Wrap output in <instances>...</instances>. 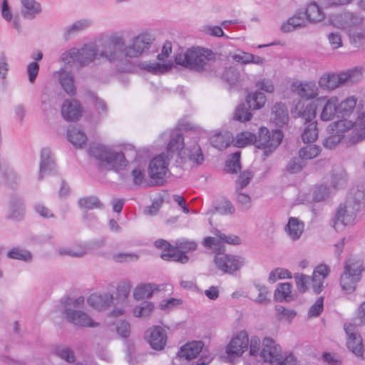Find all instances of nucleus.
Masks as SVG:
<instances>
[{"label":"nucleus","instance_id":"obj_56","mask_svg":"<svg viewBox=\"0 0 365 365\" xmlns=\"http://www.w3.org/2000/svg\"><path fill=\"white\" fill-rule=\"evenodd\" d=\"M215 235L219 238L220 243H227L233 245H240L241 243L240 238L235 235H227L219 230H216L215 232Z\"/></svg>","mask_w":365,"mask_h":365},{"label":"nucleus","instance_id":"obj_20","mask_svg":"<svg viewBox=\"0 0 365 365\" xmlns=\"http://www.w3.org/2000/svg\"><path fill=\"white\" fill-rule=\"evenodd\" d=\"M114 297L110 292H96L87 298L88 304L97 310H103L113 304Z\"/></svg>","mask_w":365,"mask_h":365},{"label":"nucleus","instance_id":"obj_55","mask_svg":"<svg viewBox=\"0 0 365 365\" xmlns=\"http://www.w3.org/2000/svg\"><path fill=\"white\" fill-rule=\"evenodd\" d=\"M294 279L298 290L300 292H305L309 289V285L311 284L310 277L304 274H296Z\"/></svg>","mask_w":365,"mask_h":365},{"label":"nucleus","instance_id":"obj_15","mask_svg":"<svg viewBox=\"0 0 365 365\" xmlns=\"http://www.w3.org/2000/svg\"><path fill=\"white\" fill-rule=\"evenodd\" d=\"M249 346L248 334L245 331H240L232 336L226 347L227 359L232 362L240 357L247 349Z\"/></svg>","mask_w":365,"mask_h":365},{"label":"nucleus","instance_id":"obj_31","mask_svg":"<svg viewBox=\"0 0 365 365\" xmlns=\"http://www.w3.org/2000/svg\"><path fill=\"white\" fill-rule=\"evenodd\" d=\"M93 24L92 20L89 19H82L73 22L71 25L65 28L63 36L68 39L76 34L82 32L90 28Z\"/></svg>","mask_w":365,"mask_h":365},{"label":"nucleus","instance_id":"obj_33","mask_svg":"<svg viewBox=\"0 0 365 365\" xmlns=\"http://www.w3.org/2000/svg\"><path fill=\"white\" fill-rule=\"evenodd\" d=\"M271 119L278 126L287 124L289 114L286 106L282 103H275L272 108Z\"/></svg>","mask_w":365,"mask_h":365},{"label":"nucleus","instance_id":"obj_18","mask_svg":"<svg viewBox=\"0 0 365 365\" xmlns=\"http://www.w3.org/2000/svg\"><path fill=\"white\" fill-rule=\"evenodd\" d=\"M317 103L323 102L324 106L320 114V118L323 121H329L334 118L338 113V97L321 96L317 98Z\"/></svg>","mask_w":365,"mask_h":365},{"label":"nucleus","instance_id":"obj_62","mask_svg":"<svg viewBox=\"0 0 365 365\" xmlns=\"http://www.w3.org/2000/svg\"><path fill=\"white\" fill-rule=\"evenodd\" d=\"M332 189L325 185L318 186L314 191V199L317 201H321L329 196Z\"/></svg>","mask_w":365,"mask_h":365},{"label":"nucleus","instance_id":"obj_42","mask_svg":"<svg viewBox=\"0 0 365 365\" xmlns=\"http://www.w3.org/2000/svg\"><path fill=\"white\" fill-rule=\"evenodd\" d=\"M257 136L255 134L244 131L238 133L234 140L235 146L238 148H243L252 143H256Z\"/></svg>","mask_w":365,"mask_h":365},{"label":"nucleus","instance_id":"obj_36","mask_svg":"<svg viewBox=\"0 0 365 365\" xmlns=\"http://www.w3.org/2000/svg\"><path fill=\"white\" fill-rule=\"evenodd\" d=\"M173 67V63L169 61L168 62H145L143 63V68L148 72L153 74L164 73Z\"/></svg>","mask_w":365,"mask_h":365},{"label":"nucleus","instance_id":"obj_23","mask_svg":"<svg viewBox=\"0 0 365 365\" xmlns=\"http://www.w3.org/2000/svg\"><path fill=\"white\" fill-rule=\"evenodd\" d=\"M329 273V268L326 264H319L315 267L310 278L311 285L315 293L319 294L322 291L324 280Z\"/></svg>","mask_w":365,"mask_h":365},{"label":"nucleus","instance_id":"obj_19","mask_svg":"<svg viewBox=\"0 0 365 365\" xmlns=\"http://www.w3.org/2000/svg\"><path fill=\"white\" fill-rule=\"evenodd\" d=\"M356 326L351 324H345L344 330L347 335V347L356 356H362L364 352L362 339L356 331Z\"/></svg>","mask_w":365,"mask_h":365},{"label":"nucleus","instance_id":"obj_13","mask_svg":"<svg viewBox=\"0 0 365 365\" xmlns=\"http://www.w3.org/2000/svg\"><path fill=\"white\" fill-rule=\"evenodd\" d=\"M170 158L165 153L154 157L149 163L148 173L151 185H163L169 172Z\"/></svg>","mask_w":365,"mask_h":365},{"label":"nucleus","instance_id":"obj_40","mask_svg":"<svg viewBox=\"0 0 365 365\" xmlns=\"http://www.w3.org/2000/svg\"><path fill=\"white\" fill-rule=\"evenodd\" d=\"M68 139L76 148H82L87 140L86 134L77 128L68 130Z\"/></svg>","mask_w":365,"mask_h":365},{"label":"nucleus","instance_id":"obj_45","mask_svg":"<svg viewBox=\"0 0 365 365\" xmlns=\"http://www.w3.org/2000/svg\"><path fill=\"white\" fill-rule=\"evenodd\" d=\"M78 205L80 207L86 210L103 209V204L95 196L85 197L79 199Z\"/></svg>","mask_w":365,"mask_h":365},{"label":"nucleus","instance_id":"obj_35","mask_svg":"<svg viewBox=\"0 0 365 365\" xmlns=\"http://www.w3.org/2000/svg\"><path fill=\"white\" fill-rule=\"evenodd\" d=\"M357 103V98L354 96H348L343 101H339L338 98V114L343 116H349L354 111Z\"/></svg>","mask_w":365,"mask_h":365},{"label":"nucleus","instance_id":"obj_53","mask_svg":"<svg viewBox=\"0 0 365 365\" xmlns=\"http://www.w3.org/2000/svg\"><path fill=\"white\" fill-rule=\"evenodd\" d=\"M55 354L67 362H73L75 354L69 347L60 346L56 348Z\"/></svg>","mask_w":365,"mask_h":365},{"label":"nucleus","instance_id":"obj_5","mask_svg":"<svg viewBox=\"0 0 365 365\" xmlns=\"http://www.w3.org/2000/svg\"><path fill=\"white\" fill-rule=\"evenodd\" d=\"M364 69L355 67L339 73L327 72L318 80L319 88L327 91H333L344 86H351L360 81L363 78Z\"/></svg>","mask_w":365,"mask_h":365},{"label":"nucleus","instance_id":"obj_50","mask_svg":"<svg viewBox=\"0 0 365 365\" xmlns=\"http://www.w3.org/2000/svg\"><path fill=\"white\" fill-rule=\"evenodd\" d=\"M154 304L150 302H145L140 306L136 307L133 310V314L135 317H148L153 311Z\"/></svg>","mask_w":365,"mask_h":365},{"label":"nucleus","instance_id":"obj_28","mask_svg":"<svg viewBox=\"0 0 365 365\" xmlns=\"http://www.w3.org/2000/svg\"><path fill=\"white\" fill-rule=\"evenodd\" d=\"M304 230V223L297 217L289 218L284 232L292 241L299 240Z\"/></svg>","mask_w":365,"mask_h":365},{"label":"nucleus","instance_id":"obj_54","mask_svg":"<svg viewBox=\"0 0 365 365\" xmlns=\"http://www.w3.org/2000/svg\"><path fill=\"white\" fill-rule=\"evenodd\" d=\"M240 153L235 152L232 155L231 158L227 160L226 168L228 172L236 173L240 170Z\"/></svg>","mask_w":365,"mask_h":365},{"label":"nucleus","instance_id":"obj_59","mask_svg":"<svg viewBox=\"0 0 365 365\" xmlns=\"http://www.w3.org/2000/svg\"><path fill=\"white\" fill-rule=\"evenodd\" d=\"M319 4L324 9L336 8L347 6L353 2L354 0H318Z\"/></svg>","mask_w":365,"mask_h":365},{"label":"nucleus","instance_id":"obj_57","mask_svg":"<svg viewBox=\"0 0 365 365\" xmlns=\"http://www.w3.org/2000/svg\"><path fill=\"white\" fill-rule=\"evenodd\" d=\"M251 113L246 108L245 104H240L235 110L234 118L237 120L245 122L250 120Z\"/></svg>","mask_w":365,"mask_h":365},{"label":"nucleus","instance_id":"obj_32","mask_svg":"<svg viewBox=\"0 0 365 365\" xmlns=\"http://www.w3.org/2000/svg\"><path fill=\"white\" fill-rule=\"evenodd\" d=\"M21 15L28 19H33L41 13V6L36 0H20Z\"/></svg>","mask_w":365,"mask_h":365},{"label":"nucleus","instance_id":"obj_38","mask_svg":"<svg viewBox=\"0 0 365 365\" xmlns=\"http://www.w3.org/2000/svg\"><path fill=\"white\" fill-rule=\"evenodd\" d=\"M246 101L250 108L258 110L264 106L267 98L263 93L260 91H255L250 93L247 96Z\"/></svg>","mask_w":365,"mask_h":365},{"label":"nucleus","instance_id":"obj_61","mask_svg":"<svg viewBox=\"0 0 365 365\" xmlns=\"http://www.w3.org/2000/svg\"><path fill=\"white\" fill-rule=\"evenodd\" d=\"M144 168L145 166L141 165H138L133 168L131 172V175L133 177V182L135 185H139L143 182L145 177Z\"/></svg>","mask_w":365,"mask_h":365},{"label":"nucleus","instance_id":"obj_63","mask_svg":"<svg viewBox=\"0 0 365 365\" xmlns=\"http://www.w3.org/2000/svg\"><path fill=\"white\" fill-rule=\"evenodd\" d=\"M315 103H309L303 111L299 112V115L302 116L306 121H311L316 115Z\"/></svg>","mask_w":365,"mask_h":365},{"label":"nucleus","instance_id":"obj_39","mask_svg":"<svg viewBox=\"0 0 365 365\" xmlns=\"http://www.w3.org/2000/svg\"><path fill=\"white\" fill-rule=\"evenodd\" d=\"M232 140V137L230 132L217 133L210 138L212 146L219 150L226 148L230 144Z\"/></svg>","mask_w":365,"mask_h":365},{"label":"nucleus","instance_id":"obj_27","mask_svg":"<svg viewBox=\"0 0 365 365\" xmlns=\"http://www.w3.org/2000/svg\"><path fill=\"white\" fill-rule=\"evenodd\" d=\"M56 168L55 161L49 148H44L41 152L38 179L41 180L44 175L51 173Z\"/></svg>","mask_w":365,"mask_h":365},{"label":"nucleus","instance_id":"obj_60","mask_svg":"<svg viewBox=\"0 0 365 365\" xmlns=\"http://www.w3.org/2000/svg\"><path fill=\"white\" fill-rule=\"evenodd\" d=\"M255 86L266 93H272L274 91L273 81L269 78H262L255 83Z\"/></svg>","mask_w":365,"mask_h":365},{"label":"nucleus","instance_id":"obj_1","mask_svg":"<svg viewBox=\"0 0 365 365\" xmlns=\"http://www.w3.org/2000/svg\"><path fill=\"white\" fill-rule=\"evenodd\" d=\"M98 46L84 43L79 51V65L88 66L96 61L108 62L118 73H129L133 68V61L146 56L155 41L153 34L143 31L125 41L118 32H112L106 38L101 35Z\"/></svg>","mask_w":365,"mask_h":365},{"label":"nucleus","instance_id":"obj_4","mask_svg":"<svg viewBox=\"0 0 365 365\" xmlns=\"http://www.w3.org/2000/svg\"><path fill=\"white\" fill-rule=\"evenodd\" d=\"M161 138L165 140L170 138L167 148L168 154H166L169 158L176 155L181 159L188 158L197 165L204 161V157L200 146L195 143L192 147L185 148L184 138L178 130L164 133Z\"/></svg>","mask_w":365,"mask_h":365},{"label":"nucleus","instance_id":"obj_9","mask_svg":"<svg viewBox=\"0 0 365 365\" xmlns=\"http://www.w3.org/2000/svg\"><path fill=\"white\" fill-rule=\"evenodd\" d=\"M364 271L362 259L356 256L349 257L344 263V272L340 279L342 289L347 293L354 292Z\"/></svg>","mask_w":365,"mask_h":365},{"label":"nucleus","instance_id":"obj_29","mask_svg":"<svg viewBox=\"0 0 365 365\" xmlns=\"http://www.w3.org/2000/svg\"><path fill=\"white\" fill-rule=\"evenodd\" d=\"M55 76L58 78L59 83L66 93L70 96H73L76 93L74 78L71 72L62 68L57 71Z\"/></svg>","mask_w":365,"mask_h":365},{"label":"nucleus","instance_id":"obj_34","mask_svg":"<svg viewBox=\"0 0 365 365\" xmlns=\"http://www.w3.org/2000/svg\"><path fill=\"white\" fill-rule=\"evenodd\" d=\"M131 282L128 279L120 281L116 287L117 300L123 306L128 305L127 299L130 295Z\"/></svg>","mask_w":365,"mask_h":365},{"label":"nucleus","instance_id":"obj_48","mask_svg":"<svg viewBox=\"0 0 365 365\" xmlns=\"http://www.w3.org/2000/svg\"><path fill=\"white\" fill-rule=\"evenodd\" d=\"M318 137V130L317 123L314 122L310 123L304 128L302 138L304 143H312L317 140Z\"/></svg>","mask_w":365,"mask_h":365},{"label":"nucleus","instance_id":"obj_47","mask_svg":"<svg viewBox=\"0 0 365 365\" xmlns=\"http://www.w3.org/2000/svg\"><path fill=\"white\" fill-rule=\"evenodd\" d=\"M25 212L24 203L22 200H14L10 205V215L12 219L20 220Z\"/></svg>","mask_w":365,"mask_h":365},{"label":"nucleus","instance_id":"obj_26","mask_svg":"<svg viewBox=\"0 0 365 365\" xmlns=\"http://www.w3.org/2000/svg\"><path fill=\"white\" fill-rule=\"evenodd\" d=\"M61 114L67 121L77 120L82 114V108L76 100H66L61 108Z\"/></svg>","mask_w":365,"mask_h":365},{"label":"nucleus","instance_id":"obj_43","mask_svg":"<svg viewBox=\"0 0 365 365\" xmlns=\"http://www.w3.org/2000/svg\"><path fill=\"white\" fill-rule=\"evenodd\" d=\"M251 293L255 292H258L257 296L254 299V301L260 304H267L269 303V291L266 286L256 284L251 289Z\"/></svg>","mask_w":365,"mask_h":365},{"label":"nucleus","instance_id":"obj_64","mask_svg":"<svg viewBox=\"0 0 365 365\" xmlns=\"http://www.w3.org/2000/svg\"><path fill=\"white\" fill-rule=\"evenodd\" d=\"M238 77L239 73L237 68L232 66L227 68L222 74V78L230 84L235 83Z\"/></svg>","mask_w":365,"mask_h":365},{"label":"nucleus","instance_id":"obj_25","mask_svg":"<svg viewBox=\"0 0 365 365\" xmlns=\"http://www.w3.org/2000/svg\"><path fill=\"white\" fill-rule=\"evenodd\" d=\"M307 25V21L304 12L297 11L282 24L280 31L283 33H289L297 29L304 28Z\"/></svg>","mask_w":365,"mask_h":365},{"label":"nucleus","instance_id":"obj_49","mask_svg":"<svg viewBox=\"0 0 365 365\" xmlns=\"http://www.w3.org/2000/svg\"><path fill=\"white\" fill-rule=\"evenodd\" d=\"M292 277V273L288 269L277 267L269 273L268 280L271 283H274L279 279H291Z\"/></svg>","mask_w":365,"mask_h":365},{"label":"nucleus","instance_id":"obj_58","mask_svg":"<svg viewBox=\"0 0 365 365\" xmlns=\"http://www.w3.org/2000/svg\"><path fill=\"white\" fill-rule=\"evenodd\" d=\"M253 178V173L250 170L244 171L239 176V179L236 183V190H242L250 182Z\"/></svg>","mask_w":365,"mask_h":365},{"label":"nucleus","instance_id":"obj_24","mask_svg":"<svg viewBox=\"0 0 365 365\" xmlns=\"http://www.w3.org/2000/svg\"><path fill=\"white\" fill-rule=\"evenodd\" d=\"M324 6H322L319 1H312L307 5L306 10L304 12V16L307 22L312 24H317L322 21L326 14L323 9Z\"/></svg>","mask_w":365,"mask_h":365},{"label":"nucleus","instance_id":"obj_6","mask_svg":"<svg viewBox=\"0 0 365 365\" xmlns=\"http://www.w3.org/2000/svg\"><path fill=\"white\" fill-rule=\"evenodd\" d=\"M215 55L212 51L202 48H192L175 56V63L195 71H208L211 68Z\"/></svg>","mask_w":365,"mask_h":365},{"label":"nucleus","instance_id":"obj_52","mask_svg":"<svg viewBox=\"0 0 365 365\" xmlns=\"http://www.w3.org/2000/svg\"><path fill=\"white\" fill-rule=\"evenodd\" d=\"M61 60L66 64L77 62L79 64V51L77 48H72L61 56Z\"/></svg>","mask_w":365,"mask_h":365},{"label":"nucleus","instance_id":"obj_17","mask_svg":"<svg viewBox=\"0 0 365 365\" xmlns=\"http://www.w3.org/2000/svg\"><path fill=\"white\" fill-rule=\"evenodd\" d=\"M145 338L152 349L161 351L167 342V334L160 327H154L147 331Z\"/></svg>","mask_w":365,"mask_h":365},{"label":"nucleus","instance_id":"obj_10","mask_svg":"<svg viewBox=\"0 0 365 365\" xmlns=\"http://www.w3.org/2000/svg\"><path fill=\"white\" fill-rule=\"evenodd\" d=\"M204 344L200 341H193L183 345L177 354L175 359L176 365H192L190 361L195 359L200 353L201 357L196 361V365H207L213 357L211 354L203 350Z\"/></svg>","mask_w":365,"mask_h":365},{"label":"nucleus","instance_id":"obj_41","mask_svg":"<svg viewBox=\"0 0 365 365\" xmlns=\"http://www.w3.org/2000/svg\"><path fill=\"white\" fill-rule=\"evenodd\" d=\"M292 284L289 282L280 283L274 291V297L279 302L292 299Z\"/></svg>","mask_w":365,"mask_h":365},{"label":"nucleus","instance_id":"obj_14","mask_svg":"<svg viewBox=\"0 0 365 365\" xmlns=\"http://www.w3.org/2000/svg\"><path fill=\"white\" fill-rule=\"evenodd\" d=\"M282 138L281 130H274L270 133L267 128L261 127L257 137L256 147L264 150V155H268L277 148Z\"/></svg>","mask_w":365,"mask_h":365},{"label":"nucleus","instance_id":"obj_3","mask_svg":"<svg viewBox=\"0 0 365 365\" xmlns=\"http://www.w3.org/2000/svg\"><path fill=\"white\" fill-rule=\"evenodd\" d=\"M364 17L359 12L345 10L330 16V23L337 29L345 30L351 43L359 46L365 40Z\"/></svg>","mask_w":365,"mask_h":365},{"label":"nucleus","instance_id":"obj_8","mask_svg":"<svg viewBox=\"0 0 365 365\" xmlns=\"http://www.w3.org/2000/svg\"><path fill=\"white\" fill-rule=\"evenodd\" d=\"M91 152L102 169L119 172L128 165L124 153L115 148L98 145L91 148Z\"/></svg>","mask_w":365,"mask_h":365},{"label":"nucleus","instance_id":"obj_51","mask_svg":"<svg viewBox=\"0 0 365 365\" xmlns=\"http://www.w3.org/2000/svg\"><path fill=\"white\" fill-rule=\"evenodd\" d=\"M175 251L176 253H183V252L193 251L197 248V244L194 241H190L186 239H180L177 240Z\"/></svg>","mask_w":365,"mask_h":365},{"label":"nucleus","instance_id":"obj_21","mask_svg":"<svg viewBox=\"0 0 365 365\" xmlns=\"http://www.w3.org/2000/svg\"><path fill=\"white\" fill-rule=\"evenodd\" d=\"M296 93L302 98L310 100L316 98L319 93V85L314 81H304L293 84Z\"/></svg>","mask_w":365,"mask_h":365},{"label":"nucleus","instance_id":"obj_12","mask_svg":"<svg viewBox=\"0 0 365 365\" xmlns=\"http://www.w3.org/2000/svg\"><path fill=\"white\" fill-rule=\"evenodd\" d=\"M260 356L264 361H267L272 365H301L292 354L283 356L281 354L280 346L271 338L263 339Z\"/></svg>","mask_w":365,"mask_h":365},{"label":"nucleus","instance_id":"obj_22","mask_svg":"<svg viewBox=\"0 0 365 365\" xmlns=\"http://www.w3.org/2000/svg\"><path fill=\"white\" fill-rule=\"evenodd\" d=\"M155 245L158 248L163 249L165 252L162 253L160 257L165 260L186 263L188 262V257L182 253H176L174 249H170V244L164 240H158L155 242Z\"/></svg>","mask_w":365,"mask_h":365},{"label":"nucleus","instance_id":"obj_11","mask_svg":"<svg viewBox=\"0 0 365 365\" xmlns=\"http://www.w3.org/2000/svg\"><path fill=\"white\" fill-rule=\"evenodd\" d=\"M85 299L83 297H78L68 302L64 308L63 314L64 318L69 322L83 327H96L98 323L84 311L80 309L84 305Z\"/></svg>","mask_w":365,"mask_h":365},{"label":"nucleus","instance_id":"obj_30","mask_svg":"<svg viewBox=\"0 0 365 365\" xmlns=\"http://www.w3.org/2000/svg\"><path fill=\"white\" fill-rule=\"evenodd\" d=\"M160 290L159 285L154 283H141L137 285L133 292L135 300H141L150 298L154 292Z\"/></svg>","mask_w":365,"mask_h":365},{"label":"nucleus","instance_id":"obj_2","mask_svg":"<svg viewBox=\"0 0 365 365\" xmlns=\"http://www.w3.org/2000/svg\"><path fill=\"white\" fill-rule=\"evenodd\" d=\"M365 205V180L357 182L349 190L346 200L337 209L334 227L336 231L341 227H348L357 222L359 213Z\"/></svg>","mask_w":365,"mask_h":365},{"label":"nucleus","instance_id":"obj_46","mask_svg":"<svg viewBox=\"0 0 365 365\" xmlns=\"http://www.w3.org/2000/svg\"><path fill=\"white\" fill-rule=\"evenodd\" d=\"M7 257L11 259L30 262L32 260L31 253L20 247H14L7 252Z\"/></svg>","mask_w":365,"mask_h":365},{"label":"nucleus","instance_id":"obj_44","mask_svg":"<svg viewBox=\"0 0 365 365\" xmlns=\"http://www.w3.org/2000/svg\"><path fill=\"white\" fill-rule=\"evenodd\" d=\"M320 147L316 145H307L302 148L299 152V158L304 160H312L320 153Z\"/></svg>","mask_w":365,"mask_h":365},{"label":"nucleus","instance_id":"obj_37","mask_svg":"<svg viewBox=\"0 0 365 365\" xmlns=\"http://www.w3.org/2000/svg\"><path fill=\"white\" fill-rule=\"evenodd\" d=\"M88 247L86 244L78 245L76 248L61 247L56 252L61 256H70L72 257H81L88 251Z\"/></svg>","mask_w":365,"mask_h":365},{"label":"nucleus","instance_id":"obj_16","mask_svg":"<svg viewBox=\"0 0 365 365\" xmlns=\"http://www.w3.org/2000/svg\"><path fill=\"white\" fill-rule=\"evenodd\" d=\"M214 262L218 269L230 274L238 271L245 264L242 257L227 254L216 255Z\"/></svg>","mask_w":365,"mask_h":365},{"label":"nucleus","instance_id":"obj_7","mask_svg":"<svg viewBox=\"0 0 365 365\" xmlns=\"http://www.w3.org/2000/svg\"><path fill=\"white\" fill-rule=\"evenodd\" d=\"M329 129L333 133L340 135L347 146L365 140V120L353 122L347 119L339 120L330 123Z\"/></svg>","mask_w":365,"mask_h":365}]
</instances>
